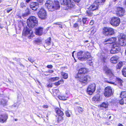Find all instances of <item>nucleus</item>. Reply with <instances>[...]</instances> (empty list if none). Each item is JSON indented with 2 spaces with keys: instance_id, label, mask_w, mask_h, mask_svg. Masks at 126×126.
Listing matches in <instances>:
<instances>
[{
  "instance_id": "f257e3e1",
  "label": "nucleus",
  "mask_w": 126,
  "mask_h": 126,
  "mask_svg": "<svg viewBox=\"0 0 126 126\" xmlns=\"http://www.w3.org/2000/svg\"><path fill=\"white\" fill-rule=\"evenodd\" d=\"M77 57L80 61H85L86 60L91 61L92 60L90 53L88 52L80 51L78 52L77 54Z\"/></svg>"
},
{
  "instance_id": "f03ea898",
  "label": "nucleus",
  "mask_w": 126,
  "mask_h": 126,
  "mask_svg": "<svg viewBox=\"0 0 126 126\" xmlns=\"http://www.w3.org/2000/svg\"><path fill=\"white\" fill-rule=\"evenodd\" d=\"M60 3L62 5L66 6V9L67 10L73 9L75 6L74 3L72 0H60Z\"/></svg>"
},
{
  "instance_id": "7ed1b4c3",
  "label": "nucleus",
  "mask_w": 126,
  "mask_h": 126,
  "mask_svg": "<svg viewBox=\"0 0 126 126\" xmlns=\"http://www.w3.org/2000/svg\"><path fill=\"white\" fill-rule=\"evenodd\" d=\"M38 21L36 17L34 16H31L27 19V26L29 27L33 28L38 25Z\"/></svg>"
},
{
  "instance_id": "20e7f679",
  "label": "nucleus",
  "mask_w": 126,
  "mask_h": 126,
  "mask_svg": "<svg viewBox=\"0 0 126 126\" xmlns=\"http://www.w3.org/2000/svg\"><path fill=\"white\" fill-rule=\"evenodd\" d=\"M23 35L27 36L29 39H31L33 37L32 31L27 27L24 28L23 31Z\"/></svg>"
},
{
  "instance_id": "39448f33",
  "label": "nucleus",
  "mask_w": 126,
  "mask_h": 126,
  "mask_svg": "<svg viewBox=\"0 0 126 126\" xmlns=\"http://www.w3.org/2000/svg\"><path fill=\"white\" fill-rule=\"evenodd\" d=\"M37 15L39 17L42 19H45L47 18L46 11L43 8L40 9Z\"/></svg>"
},
{
  "instance_id": "423d86ee",
  "label": "nucleus",
  "mask_w": 126,
  "mask_h": 126,
  "mask_svg": "<svg viewBox=\"0 0 126 126\" xmlns=\"http://www.w3.org/2000/svg\"><path fill=\"white\" fill-rule=\"evenodd\" d=\"M103 33L106 36L112 35L114 33V29L109 27H104L103 29Z\"/></svg>"
},
{
  "instance_id": "0eeeda50",
  "label": "nucleus",
  "mask_w": 126,
  "mask_h": 126,
  "mask_svg": "<svg viewBox=\"0 0 126 126\" xmlns=\"http://www.w3.org/2000/svg\"><path fill=\"white\" fill-rule=\"evenodd\" d=\"M120 50V45L117 43L114 44L111 50L110 51L112 54H115L119 52Z\"/></svg>"
},
{
  "instance_id": "6e6552de",
  "label": "nucleus",
  "mask_w": 126,
  "mask_h": 126,
  "mask_svg": "<svg viewBox=\"0 0 126 126\" xmlns=\"http://www.w3.org/2000/svg\"><path fill=\"white\" fill-rule=\"evenodd\" d=\"M79 79V81L82 84L85 85L86 84L87 81H89L90 80V77L88 75H83L79 78H78Z\"/></svg>"
},
{
  "instance_id": "1a4fd4ad",
  "label": "nucleus",
  "mask_w": 126,
  "mask_h": 126,
  "mask_svg": "<svg viewBox=\"0 0 126 126\" xmlns=\"http://www.w3.org/2000/svg\"><path fill=\"white\" fill-rule=\"evenodd\" d=\"M119 40L120 46H125L126 45V35L123 34H121L119 38Z\"/></svg>"
},
{
  "instance_id": "9d476101",
  "label": "nucleus",
  "mask_w": 126,
  "mask_h": 126,
  "mask_svg": "<svg viewBox=\"0 0 126 126\" xmlns=\"http://www.w3.org/2000/svg\"><path fill=\"white\" fill-rule=\"evenodd\" d=\"M120 23V19L118 17H114L111 19L110 23L113 26H118Z\"/></svg>"
},
{
  "instance_id": "9b49d317",
  "label": "nucleus",
  "mask_w": 126,
  "mask_h": 126,
  "mask_svg": "<svg viewBox=\"0 0 126 126\" xmlns=\"http://www.w3.org/2000/svg\"><path fill=\"white\" fill-rule=\"evenodd\" d=\"M95 84L94 83L90 84L87 89V92L90 95H92L95 90Z\"/></svg>"
},
{
  "instance_id": "f8f14e48",
  "label": "nucleus",
  "mask_w": 126,
  "mask_h": 126,
  "mask_svg": "<svg viewBox=\"0 0 126 126\" xmlns=\"http://www.w3.org/2000/svg\"><path fill=\"white\" fill-rule=\"evenodd\" d=\"M105 90L104 95L105 96H110L113 94L112 91L111 87L109 86L105 88Z\"/></svg>"
},
{
  "instance_id": "ddd939ff",
  "label": "nucleus",
  "mask_w": 126,
  "mask_h": 126,
  "mask_svg": "<svg viewBox=\"0 0 126 126\" xmlns=\"http://www.w3.org/2000/svg\"><path fill=\"white\" fill-rule=\"evenodd\" d=\"M87 72V70L85 68H81L79 70L78 74L75 76V78H78L82 76L85 75V74Z\"/></svg>"
},
{
  "instance_id": "4468645a",
  "label": "nucleus",
  "mask_w": 126,
  "mask_h": 126,
  "mask_svg": "<svg viewBox=\"0 0 126 126\" xmlns=\"http://www.w3.org/2000/svg\"><path fill=\"white\" fill-rule=\"evenodd\" d=\"M45 5L49 11H52L54 10L53 2L52 1L50 0L47 1Z\"/></svg>"
},
{
  "instance_id": "2eb2a0df",
  "label": "nucleus",
  "mask_w": 126,
  "mask_h": 126,
  "mask_svg": "<svg viewBox=\"0 0 126 126\" xmlns=\"http://www.w3.org/2000/svg\"><path fill=\"white\" fill-rule=\"evenodd\" d=\"M8 118V115L6 113L0 115V122L3 123L6 122Z\"/></svg>"
},
{
  "instance_id": "dca6fc26",
  "label": "nucleus",
  "mask_w": 126,
  "mask_h": 126,
  "mask_svg": "<svg viewBox=\"0 0 126 126\" xmlns=\"http://www.w3.org/2000/svg\"><path fill=\"white\" fill-rule=\"evenodd\" d=\"M104 72L107 75L109 76H113V75L111 71L108 68L107 66H104L103 67Z\"/></svg>"
},
{
  "instance_id": "f3484780",
  "label": "nucleus",
  "mask_w": 126,
  "mask_h": 126,
  "mask_svg": "<svg viewBox=\"0 0 126 126\" xmlns=\"http://www.w3.org/2000/svg\"><path fill=\"white\" fill-rule=\"evenodd\" d=\"M116 12L117 16H121L123 15L125 11L123 8L119 7L117 8Z\"/></svg>"
},
{
  "instance_id": "a211bd4d",
  "label": "nucleus",
  "mask_w": 126,
  "mask_h": 126,
  "mask_svg": "<svg viewBox=\"0 0 126 126\" xmlns=\"http://www.w3.org/2000/svg\"><path fill=\"white\" fill-rule=\"evenodd\" d=\"M116 40V38L114 37L106 38L104 41L103 43L105 45L108 44H111L114 42Z\"/></svg>"
},
{
  "instance_id": "6ab92c4d",
  "label": "nucleus",
  "mask_w": 126,
  "mask_h": 126,
  "mask_svg": "<svg viewBox=\"0 0 126 126\" xmlns=\"http://www.w3.org/2000/svg\"><path fill=\"white\" fill-rule=\"evenodd\" d=\"M30 7L32 10L36 11L39 7V4L37 2H32L30 4Z\"/></svg>"
},
{
  "instance_id": "aec40b11",
  "label": "nucleus",
  "mask_w": 126,
  "mask_h": 126,
  "mask_svg": "<svg viewBox=\"0 0 126 126\" xmlns=\"http://www.w3.org/2000/svg\"><path fill=\"white\" fill-rule=\"evenodd\" d=\"M99 6V4L95 2L90 6L89 7V9L92 10V11H93L95 10H97L98 9Z\"/></svg>"
},
{
  "instance_id": "412c9836",
  "label": "nucleus",
  "mask_w": 126,
  "mask_h": 126,
  "mask_svg": "<svg viewBox=\"0 0 126 126\" xmlns=\"http://www.w3.org/2000/svg\"><path fill=\"white\" fill-rule=\"evenodd\" d=\"M35 33L37 35H41L42 34L43 28L41 27L36 28L35 29Z\"/></svg>"
},
{
  "instance_id": "4be33fe9",
  "label": "nucleus",
  "mask_w": 126,
  "mask_h": 126,
  "mask_svg": "<svg viewBox=\"0 0 126 126\" xmlns=\"http://www.w3.org/2000/svg\"><path fill=\"white\" fill-rule=\"evenodd\" d=\"M53 2V8L55 10H58L60 8L59 3L58 1L56 0L54 1Z\"/></svg>"
},
{
  "instance_id": "5701e85b",
  "label": "nucleus",
  "mask_w": 126,
  "mask_h": 126,
  "mask_svg": "<svg viewBox=\"0 0 126 126\" xmlns=\"http://www.w3.org/2000/svg\"><path fill=\"white\" fill-rule=\"evenodd\" d=\"M119 57L116 56L112 57L110 59V62L111 63H117Z\"/></svg>"
},
{
  "instance_id": "b1692460",
  "label": "nucleus",
  "mask_w": 126,
  "mask_h": 126,
  "mask_svg": "<svg viewBox=\"0 0 126 126\" xmlns=\"http://www.w3.org/2000/svg\"><path fill=\"white\" fill-rule=\"evenodd\" d=\"M55 111L56 113L58 115L61 117V119H62V117L64 115L63 113V111H61L60 109L58 108H57L56 109Z\"/></svg>"
},
{
  "instance_id": "393cba45",
  "label": "nucleus",
  "mask_w": 126,
  "mask_h": 126,
  "mask_svg": "<svg viewBox=\"0 0 126 126\" xmlns=\"http://www.w3.org/2000/svg\"><path fill=\"white\" fill-rule=\"evenodd\" d=\"M116 82L117 85L119 86H122V83L123 82L122 80L119 78H116Z\"/></svg>"
},
{
  "instance_id": "a878e982",
  "label": "nucleus",
  "mask_w": 126,
  "mask_h": 126,
  "mask_svg": "<svg viewBox=\"0 0 126 126\" xmlns=\"http://www.w3.org/2000/svg\"><path fill=\"white\" fill-rule=\"evenodd\" d=\"M100 95L98 94L93 97V100L95 101H99L100 100Z\"/></svg>"
},
{
  "instance_id": "bb28decb",
  "label": "nucleus",
  "mask_w": 126,
  "mask_h": 126,
  "mask_svg": "<svg viewBox=\"0 0 126 126\" xmlns=\"http://www.w3.org/2000/svg\"><path fill=\"white\" fill-rule=\"evenodd\" d=\"M87 19V18H83L82 19V23L83 26H87L88 22Z\"/></svg>"
},
{
  "instance_id": "cd10ccee",
  "label": "nucleus",
  "mask_w": 126,
  "mask_h": 126,
  "mask_svg": "<svg viewBox=\"0 0 126 126\" xmlns=\"http://www.w3.org/2000/svg\"><path fill=\"white\" fill-rule=\"evenodd\" d=\"M108 104L107 102H103L100 105V106L101 107L104 108L106 109L108 108Z\"/></svg>"
},
{
  "instance_id": "c85d7f7f",
  "label": "nucleus",
  "mask_w": 126,
  "mask_h": 126,
  "mask_svg": "<svg viewBox=\"0 0 126 126\" xmlns=\"http://www.w3.org/2000/svg\"><path fill=\"white\" fill-rule=\"evenodd\" d=\"M123 63L122 62H119L116 65V68L117 69H120L122 66Z\"/></svg>"
},
{
  "instance_id": "c756f323",
  "label": "nucleus",
  "mask_w": 126,
  "mask_h": 126,
  "mask_svg": "<svg viewBox=\"0 0 126 126\" xmlns=\"http://www.w3.org/2000/svg\"><path fill=\"white\" fill-rule=\"evenodd\" d=\"M93 11H92V10H89V8L88 10L86 11L87 15L89 16H91L93 14L92 12Z\"/></svg>"
},
{
  "instance_id": "7c9ffc66",
  "label": "nucleus",
  "mask_w": 126,
  "mask_h": 126,
  "mask_svg": "<svg viewBox=\"0 0 126 126\" xmlns=\"http://www.w3.org/2000/svg\"><path fill=\"white\" fill-rule=\"evenodd\" d=\"M106 0H97L95 1V2L97 3L99 5L103 4H104Z\"/></svg>"
},
{
  "instance_id": "2f4dec72",
  "label": "nucleus",
  "mask_w": 126,
  "mask_h": 126,
  "mask_svg": "<svg viewBox=\"0 0 126 126\" xmlns=\"http://www.w3.org/2000/svg\"><path fill=\"white\" fill-rule=\"evenodd\" d=\"M7 102V101L4 99H2L1 100V104L3 106L5 105Z\"/></svg>"
},
{
  "instance_id": "473e14b6",
  "label": "nucleus",
  "mask_w": 126,
  "mask_h": 126,
  "mask_svg": "<svg viewBox=\"0 0 126 126\" xmlns=\"http://www.w3.org/2000/svg\"><path fill=\"white\" fill-rule=\"evenodd\" d=\"M51 38H49L46 40V44L47 46L50 45L51 44Z\"/></svg>"
},
{
  "instance_id": "72a5a7b5",
  "label": "nucleus",
  "mask_w": 126,
  "mask_h": 126,
  "mask_svg": "<svg viewBox=\"0 0 126 126\" xmlns=\"http://www.w3.org/2000/svg\"><path fill=\"white\" fill-rule=\"evenodd\" d=\"M61 75L63 78L64 79H67L68 78V74L67 73L62 72L61 73Z\"/></svg>"
},
{
  "instance_id": "f704fd0d",
  "label": "nucleus",
  "mask_w": 126,
  "mask_h": 126,
  "mask_svg": "<svg viewBox=\"0 0 126 126\" xmlns=\"http://www.w3.org/2000/svg\"><path fill=\"white\" fill-rule=\"evenodd\" d=\"M63 82V79H62L59 80L58 82H56L54 83V84L56 86H58L61 83H62Z\"/></svg>"
},
{
  "instance_id": "c9c22d12",
  "label": "nucleus",
  "mask_w": 126,
  "mask_h": 126,
  "mask_svg": "<svg viewBox=\"0 0 126 126\" xmlns=\"http://www.w3.org/2000/svg\"><path fill=\"white\" fill-rule=\"evenodd\" d=\"M126 93L125 92H121L120 97L122 98H124L126 97Z\"/></svg>"
},
{
  "instance_id": "e433bc0d",
  "label": "nucleus",
  "mask_w": 126,
  "mask_h": 126,
  "mask_svg": "<svg viewBox=\"0 0 126 126\" xmlns=\"http://www.w3.org/2000/svg\"><path fill=\"white\" fill-rule=\"evenodd\" d=\"M122 71L123 75L125 77H126V67L123 68Z\"/></svg>"
},
{
  "instance_id": "4c0bfd02",
  "label": "nucleus",
  "mask_w": 126,
  "mask_h": 126,
  "mask_svg": "<svg viewBox=\"0 0 126 126\" xmlns=\"http://www.w3.org/2000/svg\"><path fill=\"white\" fill-rule=\"evenodd\" d=\"M77 109L79 112L80 113L82 114L84 110L83 109L80 107H78Z\"/></svg>"
},
{
  "instance_id": "58836bf2",
  "label": "nucleus",
  "mask_w": 126,
  "mask_h": 126,
  "mask_svg": "<svg viewBox=\"0 0 126 126\" xmlns=\"http://www.w3.org/2000/svg\"><path fill=\"white\" fill-rule=\"evenodd\" d=\"M59 79V78L58 77H56L51 78L50 79V80L52 81H54L56 80H58Z\"/></svg>"
},
{
  "instance_id": "ea45409f",
  "label": "nucleus",
  "mask_w": 126,
  "mask_h": 126,
  "mask_svg": "<svg viewBox=\"0 0 126 126\" xmlns=\"http://www.w3.org/2000/svg\"><path fill=\"white\" fill-rule=\"evenodd\" d=\"M106 59L107 57L105 56H103L101 58V61L104 63L106 62Z\"/></svg>"
},
{
  "instance_id": "a19ab883",
  "label": "nucleus",
  "mask_w": 126,
  "mask_h": 126,
  "mask_svg": "<svg viewBox=\"0 0 126 126\" xmlns=\"http://www.w3.org/2000/svg\"><path fill=\"white\" fill-rule=\"evenodd\" d=\"M58 98L60 100H65L67 99L66 97L63 96H59Z\"/></svg>"
},
{
  "instance_id": "79ce46f5",
  "label": "nucleus",
  "mask_w": 126,
  "mask_h": 126,
  "mask_svg": "<svg viewBox=\"0 0 126 126\" xmlns=\"http://www.w3.org/2000/svg\"><path fill=\"white\" fill-rule=\"evenodd\" d=\"M35 42L36 44H38L42 42V40L40 39H37L35 40Z\"/></svg>"
},
{
  "instance_id": "37998d69",
  "label": "nucleus",
  "mask_w": 126,
  "mask_h": 126,
  "mask_svg": "<svg viewBox=\"0 0 126 126\" xmlns=\"http://www.w3.org/2000/svg\"><path fill=\"white\" fill-rule=\"evenodd\" d=\"M124 98H122L121 99L119 100V102L120 104L121 105H123L124 103Z\"/></svg>"
},
{
  "instance_id": "c03bdc74",
  "label": "nucleus",
  "mask_w": 126,
  "mask_h": 126,
  "mask_svg": "<svg viewBox=\"0 0 126 126\" xmlns=\"http://www.w3.org/2000/svg\"><path fill=\"white\" fill-rule=\"evenodd\" d=\"M6 10L7 13H9L12 10V9L11 8H9L7 9Z\"/></svg>"
},
{
  "instance_id": "a18cd8bd",
  "label": "nucleus",
  "mask_w": 126,
  "mask_h": 126,
  "mask_svg": "<svg viewBox=\"0 0 126 126\" xmlns=\"http://www.w3.org/2000/svg\"><path fill=\"white\" fill-rule=\"evenodd\" d=\"M59 90L58 89H55L53 90V93H55L57 94L59 93Z\"/></svg>"
},
{
  "instance_id": "49530a36",
  "label": "nucleus",
  "mask_w": 126,
  "mask_h": 126,
  "mask_svg": "<svg viewBox=\"0 0 126 126\" xmlns=\"http://www.w3.org/2000/svg\"><path fill=\"white\" fill-rule=\"evenodd\" d=\"M56 24L58 25L59 26V27L61 28H62V26L61 25V23L60 22H58L56 23Z\"/></svg>"
},
{
  "instance_id": "de8ad7c7",
  "label": "nucleus",
  "mask_w": 126,
  "mask_h": 126,
  "mask_svg": "<svg viewBox=\"0 0 126 126\" xmlns=\"http://www.w3.org/2000/svg\"><path fill=\"white\" fill-rule=\"evenodd\" d=\"M28 15V13H25V14H22V17H23V18H24L27 16Z\"/></svg>"
},
{
  "instance_id": "09e8293b",
  "label": "nucleus",
  "mask_w": 126,
  "mask_h": 126,
  "mask_svg": "<svg viewBox=\"0 0 126 126\" xmlns=\"http://www.w3.org/2000/svg\"><path fill=\"white\" fill-rule=\"evenodd\" d=\"M65 114L68 117H70V115L69 112L67 111H66L65 112Z\"/></svg>"
},
{
  "instance_id": "8fccbe9b",
  "label": "nucleus",
  "mask_w": 126,
  "mask_h": 126,
  "mask_svg": "<svg viewBox=\"0 0 126 126\" xmlns=\"http://www.w3.org/2000/svg\"><path fill=\"white\" fill-rule=\"evenodd\" d=\"M20 5L22 7H23L26 6V4L25 3L22 2L21 3Z\"/></svg>"
},
{
  "instance_id": "3c124183",
  "label": "nucleus",
  "mask_w": 126,
  "mask_h": 126,
  "mask_svg": "<svg viewBox=\"0 0 126 126\" xmlns=\"http://www.w3.org/2000/svg\"><path fill=\"white\" fill-rule=\"evenodd\" d=\"M47 67L48 68L51 69L53 67V66L51 65H48L47 66Z\"/></svg>"
},
{
  "instance_id": "603ef678",
  "label": "nucleus",
  "mask_w": 126,
  "mask_h": 126,
  "mask_svg": "<svg viewBox=\"0 0 126 126\" xmlns=\"http://www.w3.org/2000/svg\"><path fill=\"white\" fill-rule=\"evenodd\" d=\"M79 25V26L80 25L82 26V22L81 21H78L77 23Z\"/></svg>"
},
{
  "instance_id": "864d4df0",
  "label": "nucleus",
  "mask_w": 126,
  "mask_h": 126,
  "mask_svg": "<svg viewBox=\"0 0 126 126\" xmlns=\"http://www.w3.org/2000/svg\"><path fill=\"white\" fill-rule=\"evenodd\" d=\"M79 26V25L77 23H75L74 25V27L75 28L78 27Z\"/></svg>"
},
{
  "instance_id": "5fc2aeb1",
  "label": "nucleus",
  "mask_w": 126,
  "mask_h": 126,
  "mask_svg": "<svg viewBox=\"0 0 126 126\" xmlns=\"http://www.w3.org/2000/svg\"><path fill=\"white\" fill-rule=\"evenodd\" d=\"M28 60L30 62H31V63H32L34 62L33 60L31 59V58H29L28 59Z\"/></svg>"
},
{
  "instance_id": "6e6d98bb",
  "label": "nucleus",
  "mask_w": 126,
  "mask_h": 126,
  "mask_svg": "<svg viewBox=\"0 0 126 126\" xmlns=\"http://www.w3.org/2000/svg\"><path fill=\"white\" fill-rule=\"evenodd\" d=\"M37 1L39 2L41 4L42 3L43 0H36Z\"/></svg>"
},
{
  "instance_id": "4d7b16f0",
  "label": "nucleus",
  "mask_w": 126,
  "mask_h": 126,
  "mask_svg": "<svg viewBox=\"0 0 126 126\" xmlns=\"http://www.w3.org/2000/svg\"><path fill=\"white\" fill-rule=\"evenodd\" d=\"M94 23V20H91L90 23V25H92Z\"/></svg>"
},
{
  "instance_id": "13d9d810",
  "label": "nucleus",
  "mask_w": 126,
  "mask_h": 126,
  "mask_svg": "<svg viewBox=\"0 0 126 126\" xmlns=\"http://www.w3.org/2000/svg\"><path fill=\"white\" fill-rule=\"evenodd\" d=\"M43 108L46 109L48 107V106L47 105H45L43 106Z\"/></svg>"
},
{
  "instance_id": "bf43d9fd",
  "label": "nucleus",
  "mask_w": 126,
  "mask_h": 126,
  "mask_svg": "<svg viewBox=\"0 0 126 126\" xmlns=\"http://www.w3.org/2000/svg\"><path fill=\"white\" fill-rule=\"evenodd\" d=\"M48 87H52V84L51 83H49L48 85H47Z\"/></svg>"
},
{
  "instance_id": "052dcab7",
  "label": "nucleus",
  "mask_w": 126,
  "mask_h": 126,
  "mask_svg": "<svg viewBox=\"0 0 126 126\" xmlns=\"http://www.w3.org/2000/svg\"><path fill=\"white\" fill-rule=\"evenodd\" d=\"M54 72V71L52 70H49L48 72L49 73H52Z\"/></svg>"
},
{
  "instance_id": "680f3d73",
  "label": "nucleus",
  "mask_w": 126,
  "mask_h": 126,
  "mask_svg": "<svg viewBox=\"0 0 126 126\" xmlns=\"http://www.w3.org/2000/svg\"><path fill=\"white\" fill-rule=\"evenodd\" d=\"M75 51H73V52L72 53V57H73L74 59H75V58H74V53L75 52Z\"/></svg>"
},
{
  "instance_id": "e2e57ef3",
  "label": "nucleus",
  "mask_w": 126,
  "mask_h": 126,
  "mask_svg": "<svg viewBox=\"0 0 126 126\" xmlns=\"http://www.w3.org/2000/svg\"><path fill=\"white\" fill-rule=\"evenodd\" d=\"M107 82H108V83H110L112 84H113L114 83V82H112L111 81L109 82V81H107Z\"/></svg>"
},
{
  "instance_id": "0e129e2a",
  "label": "nucleus",
  "mask_w": 126,
  "mask_h": 126,
  "mask_svg": "<svg viewBox=\"0 0 126 126\" xmlns=\"http://www.w3.org/2000/svg\"><path fill=\"white\" fill-rule=\"evenodd\" d=\"M74 1L76 2H79V1H80V0H73Z\"/></svg>"
},
{
  "instance_id": "69168bd1",
  "label": "nucleus",
  "mask_w": 126,
  "mask_h": 126,
  "mask_svg": "<svg viewBox=\"0 0 126 126\" xmlns=\"http://www.w3.org/2000/svg\"><path fill=\"white\" fill-rule=\"evenodd\" d=\"M118 126H123L122 124L120 123H119L118 125Z\"/></svg>"
},
{
  "instance_id": "338daca9",
  "label": "nucleus",
  "mask_w": 126,
  "mask_h": 126,
  "mask_svg": "<svg viewBox=\"0 0 126 126\" xmlns=\"http://www.w3.org/2000/svg\"><path fill=\"white\" fill-rule=\"evenodd\" d=\"M19 64L21 66H22L23 67H24V66L21 63H20Z\"/></svg>"
},
{
  "instance_id": "774afa93",
  "label": "nucleus",
  "mask_w": 126,
  "mask_h": 126,
  "mask_svg": "<svg viewBox=\"0 0 126 126\" xmlns=\"http://www.w3.org/2000/svg\"><path fill=\"white\" fill-rule=\"evenodd\" d=\"M31 0H26V2L27 3H28L30 2Z\"/></svg>"
}]
</instances>
